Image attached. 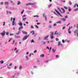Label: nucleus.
<instances>
[{
    "label": "nucleus",
    "instance_id": "obj_44",
    "mask_svg": "<svg viewBox=\"0 0 78 78\" xmlns=\"http://www.w3.org/2000/svg\"><path fill=\"white\" fill-rule=\"evenodd\" d=\"M23 12H24V10H23V11H22L21 12V14H23Z\"/></svg>",
    "mask_w": 78,
    "mask_h": 78
},
{
    "label": "nucleus",
    "instance_id": "obj_30",
    "mask_svg": "<svg viewBox=\"0 0 78 78\" xmlns=\"http://www.w3.org/2000/svg\"><path fill=\"white\" fill-rule=\"evenodd\" d=\"M78 8H76V9H75L74 10V11H78Z\"/></svg>",
    "mask_w": 78,
    "mask_h": 78
},
{
    "label": "nucleus",
    "instance_id": "obj_62",
    "mask_svg": "<svg viewBox=\"0 0 78 78\" xmlns=\"http://www.w3.org/2000/svg\"><path fill=\"white\" fill-rule=\"evenodd\" d=\"M12 17H11L10 19V21H12Z\"/></svg>",
    "mask_w": 78,
    "mask_h": 78
},
{
    "label": "nucleus",
    "instance_id": "obj_60",
    "mask_svg": "<svg viewBox=\"0 0 78 78\" xmlns=\"http://www.w3.org/2000/svg\"><path fill=\"white\" fill-rule=\"evenodd\" d=\"M34 68H37V66H34Z\"/></svg>",
    "mask_w": 78,
    "mask_h": 78
},
{
    "label": "nucleus",
    "instance_id": "obj_54",
    "mask_svg": "<svg viewBox=\"0 0 78 78\" xmlns=\"http://www.w3.org/2000/svg\"><path fill=\"white\" fill-rule=\"evenodd\" d=\"M49 27L50 28H51V25H50L49 26Z\"/></svg>",
    "mask_w": 78,
    "mask_h": 78
},
{
    "label": "nucleus",
    "instance_id": "obj_10",
    "mask_svg": "<svg viewBox=\"0 0 78 78\" xmlns=\"http://www.w3.org/2000/svg\"><path fill=\"white\" fill-rule=\"evenodd\" d=\"M23 34H27L28 33H27V32H25V31H23Z\"/></svg>",
    "mask_w": 78,
    "mask_h": 78
},
{
    "label": "nucleus",
    "instance_id": "obj_24",
    "mask_svg": "<svg viewBox=\"0 0 78 78\" xmlns=\"http://www.w3.org/2000/svg\"><path fill=\"white\" fill-rule=\"evenodd\" d=\"M31 33H32V35H33L34 34V31H32V32H31Z\"/></svg>",
    "mask_w": 78,
    "mask_h": 78
},
{
    "label": "nucleus",
    "instance_id": "obj_42",
    "mask_svg": "<svg viewBox=\"0 0 78 78\" xmlns=\"http://www.w3.org/2000/svg\"><path fill=\"white\" fill-rule=\"evenodd\" d=\"M62 42L63 43H65V41H64V40H62Z\"/></svg>",
    "mask_w": 78,
    "mask_h": 78
},
{
    "label": "nucleus",
    "instance_id": "obj_33",
    "mask_svg": "<svg viewBox=\"0 0 78 78\" xmlns=\"http://www.w3.org/2000/svg\"><path fill=\"white\" fill-rule=\"evenodd\" d=\"M26 59H27V61H28V60L29 59L28 57V56H26Z\"/></svg>",
    "mask_w": 78,
    "mask_h": 78
},
{
    "label": "nucleus",
    "instance_id": "obj_25",
    "mask_svg": "<svg viewBox=\"0 0 78 78\" xmlns=\"http://www.w3.org/2000/svg\"><path fill=\"white\" fill-rule=\"evenodd\" d=\"M57 23H61V21H58L57 22Z\"/></svg>",
    "mask_w": 78,
    "mask_h": 78
},
{
    "label": "nucleus",
    "instance_id": "obj_23",
    "mask_svg": "<svg viewBox=\"0 0 78 78\" xmlns=\"http://www.w3.org/2000/svg\"><path fill=\"white\" fill-rule=\"evenodd\" d=\"M63 8H64L65 9H68V7H66L64 6L63 7Z\"/></svg>",
    "mask_w": 78,
    "mask_h": 78
},
{
    "label": "nucleus",
    "instance_id": "obj_15",
    "mask_svg": "<svg viewBox=\"0 0 78 78\" xmlns=\"http://www.w3.org/2000/svg\"><path fill=\"white\" fill-rule=\"evenodd\" d=\"M45 55L43 54H41L40 55V57H41V58H42L43 57H44Z\"/></svg>",
    "mask_w": 78,
    "mask_h": 78
},
{
    "label": "nucleus",
    "instance_id": "obj_45",
    "mask_svg": "<svg viewBox=\"0 0 78 78\" xmlns=\"http://www.w3.org/2000/svg\"><path fill=\"white\" fill-rule=\"evenodd\" d=\"M15 42V41L14 40H13V43H12V44L13 45L14 44V42Z\"/></svg>",
    "mask_w": 78,
    "mask_h": 78
},
{
    "label": "nucleus",
    "instance_id": "obj_64",
    "mask_svg": "<svg viewBox=\"0 0 78 78\" xmlns=\"http://www.w3.org/2000/svg\"><path fill=\"white\" fill-rule=\"evenodd\" d=\"M45 43H46L45 42H43V44H45Z\"/></svg>",
    "mask_w": 78,
    "mask_h": 78
},
{
    "label": "nucleus",
    "instance_id": "obj_59",
    "mask_svg": "<svg viewBox=\"0 0 78 78\" xmlns=\"http://www.w3.org/2000/svg\"><path fill=\"white\" fill-rule=\"evenodd\" d=\"M46 48H47V49H48V50H49V47H48V46H47Z\"/></svg>",
    "mask_w": 78,
    "mask_h": 78
},
{
    "label": "nucleus",
    "instance_id": "obj_38",
    "mask_svg": "<svg viewBox=\"0 0 78 78\" xmlns=\"http://www.w3.org/2000/svg\"><path fill=\"white\" fill-rule=\"evenodd\" d=\"M17 66H15L14 68V70H16V69H17Z\"/></svg>",
    "mask_w": 78,
    "mask_h": 78
},
{
    "label": "nucleus",
    "instance_id": "obj_35",
    "mask_svg": "<svg viewBox=\"0 0 78 78\" xmlns=\"http://www.w3.org/2000/svg\"><path fill=\"white\" fill-rule=\"evenodd\" d=\"M20 1H18L17 2V5H20Z\"/></svg>",
    "mask_w": 78,
    "mask_h": 78
},
{
    "label": "nucleus",
    "instance_id": "obj_22",
    "mask_svg": "<svg viewBox=\"0 0 78 78\" xmlns=\"http://www.w3.org/2000/svg\"><path fill=\"white\" fill-rule=\"evenodd\" d=\"M16 24V23L14 21L12 22V25H14Z\"/></svg>",
    "mask_w": 78,
    "mask_h": 78
},
{
    "label": "nucleus",
    "instance_id": "obj_14",
    "mask_svg": "<svg viewBox=\"0 0 78 78\" xmlns=\"http://www.w3.org/2000/svg\"><path fill=\"white\" fill-rule=\"evenodd\" d=\"M74 33L75 34L77 33H78V30H75L74 31Z\"/></svg>",
    "mask_w": 78,
    "mask_h": 78
},
{
    "label": "nucleus",
    "instance_id": "obj_29",
    "mask_svg": "<svg viewBox=\"0 0 78 78\" xmlns=\"http://www.w3.org/2000/svg\"><path fill=\"white\" fill-rule=\"evenodd\" d=\"M26 16V15H23L22 17V18H24V17H25V16Z\"/></svg>",
    "mask_w": 78,
    "mask_h": 78
},
{
    "label": "nucleus",
    "instance_id": "obj_11",
    "mask_svg": "<svg viewBox=\"0 0 78 78\" xmlns=\"http://www.w3.org/2000/svg\"><path fill=\"white\" fill-rule=\"evenodd\" d=\"M59 34V33H58V32H57V31H56L55 32V34Z\"/></svg>",
    "mask_w": 78,
    "mask_h": 78
},
{
    "label": "nucleus",
    "instance_id": "obj_55",
    "mask_svg": "<svg viewBox=\"0 0 78 78\" xmlns=\"http://www.w3.org/2000/svg\"><path fill=\"white\" fill-rule=\"evenodd\" d=\"M56 23H55L53 25L54 27H55V26H56Z\"/></svg>",
    "mask_w": 78,
    "mask_h": 78
},
{
    "label": "nucleus",
    "instance_id": "obj_18",
    "mask_svg": "<svg viewBox=\"0 0 78 78\" xmlns=\"http://www.w3.org/2000/svg\"><path fill=\"white\" fill-rule=\"evenodd\" d=\"M9 4V2H5V5H8Z\"/></svg>",
    "mask_w": 78,
    "mask_h": 78
},
{
    "label": "nucleus",
    "instance_id": "obj_20",
    "mask_svg": "<svg viewBox=\"0 0 78 78\" xmlns=\"http://www.w3.org/2000/svg\"><path fill=\"white\" fill-rule=\"evenodd\" d=\"M23 28V27L22 26H21L19 28V30H21V29H22Z\"/></svg>",
    "mask_w": 78,
    "mask_h": 78
},
{
    "label": "nucleus",
    "instance_id": "obj_7",
    "mask_svg": "<svg viewBox=\"0 0 78 78\" xmlns=\"http://www.w3.org/2000/svg\"><path fill=\"white\" fill-rule=\"evenodd\" d=\"M61 9H62L63 11V13H64V12H65V10L64 9V8H61Z\"/></svg>",
    "mask_w": 78,
    "mask_h": 78
},
{
    "label": "nucleus",
    "instance_id": "obj_12",
    "mask_svg": "<svg viewBox=\"0 0 78 78\" xmlns=\"http://www.w3.org/2000/svg\"><path fill=\"white\" fill-rule=\"evenodd\" d=\"M69 9V11H72V9L70 7H68V9Z\"/></svg>",
    "mask_w": 78,
    "mask_h": 78
},
{
    "label": "nucleus",
    "instance_id": "obj_46",
    "mask_svg": "<svg viewBox=\"0 0 78 78\" xmlns=\"http://www.w3.org/2000/svg\"><path fill=\"white\" fill-rule=\"evenodd\" d=\"M48 61H49L48 60L45 61V62L46 63H47V62H48Z\"/></svg>",
    "mask_w": 78,
    "mask_h": 78
},
{
    "label": "nucleus",
    "instance_id": "obj_21",
    "mask_svg": "<svg viewBox=\"0 0 78 78\" xmlns=\"http://www.w3.org/2000/svg\"><path fill=\"white\" fill-rule=\"evenodd\" d=\"M70 5H72V3L71 2V1H69V3Z\"/></svg>",
    "mask_w": 78,
    "mask_h": 78
},
{
    "label": "nucleus",
    "instance_id": "obj_49",
    "mask_svg": "<svg viewBox=\"0 0 78 78\" xmlns=\"http://www.w3.org/2000/svg\"><path fill=\"white\" fill-rule=\"evenodd\" d=\"M12 65V63H10V65H9V66H11Z\"/></svg>",
    "mask_w": 78,
    "mask_h": 78
},
{
    "label": "nucleus",
    "instance_id": "obj_36",
    "mask_svg": "<svg viewBox=\"0 0 78 78\" xmlns=\"http://www.w3.org/2000/svg\"><path fill=\"white\" fill-rule=\"evenodd\" d=\"M31 43H32V42L34 43V40H32L31 41Z\"/></svg>",
    "mask_w": 78,
    "mask_h": 78
},
{
    "label": "nucleus",
    "instance_id": "obj_50",
    "mask_svg": "<svg viewBox=\"0 0 78 78\" xmlns=\"http://www.w3.org/2000/svg\"><path fill=\"white\" fill-rule=\"evenodd\" d=\"M8 68V69H11V67H9V66H7Z\"/></svg>",
    "mask_w": 78,
    "mask_h": 78
},
{
    "label": "nucleus",
    "instance_id": "obj_47",
    "mask_svg": "<svg viewBox=\"0 0 78 78\" xmlns=\"http://www.w3.org/2000/svg\"><path fill=\"white\" fill-rule=\"evenodd\" d=\"M20 32H18L17 33H16V34H17V35H18V34H20Z\"/></svg>",
    "mask_w": 78,
    "mask_h": 78
},
{
    "label": "nucleus",
    "instance_id": "obj_52",
    "mask_svg": "<svg viewBox=\"0 0 78 78\" xmlns=\"http://www.w3.org/2000/svg\"><path fill=\"white\" fill-rule=\"evenodd\" d=\"M76 4L74 5V7L75 8L76 7Z\"/></svg>",
    "mask_w": 78,
    "mask_h": 78
},
{
    "label": "nucleus",
    "instance_id": "obj_1",
    "mask_svg": "<svg viewBox=\"0 0 78 78\" xmlns=\"http://www.w3.org/2000/svg\"><path fill=\"white\" fill-rule=\"evenodd\" d=\"M29 36L30 35H28L24 36V37L23 38V41H25V40H26V39H27V38L29 37Z\"/></svg>",
    "mask_w": 78,
    "mask_h": 78
},
{
    "label": "nucleus",
    "instance_id": "obj_3",
    "mask_svg": "<svg viewBox=\"0 0 78 78\" xmlns=\"http://www.w3.org/2000/svg\"><path fill=\"white\" fill-rule=\"evenodd\" d=\"M5 33H6V32H5V31L4 30L1 33V34L2 36H5Z\"/></svg>",
    "mask_w": 78,
    "mask_h": 78
},
{
    "label": "nucleus",
    "instance_id": "obj_32",
    "mask_svg": "<svg viewBox=\"0 0 78 78\" xmlns=\"http://www.w3.org/2000/svg\"><path fill=\"white\" fill-rule=\"evenodd\" d=\"M51 5H52V4H50V5H48V8H50V7H51Z\"/></svg>",
    "mask_w": 78,
    "mask_h": 78
},
{
    "label": "nucleus",
    "instance_id": "obj_51",
    "mask_svg": "<svg viewBox=\"0 0 78 78\" xmlns=\"http://www.w3.org/2000/svg\"><path fill=\"white\" fill-rule=\"evenodd\" d=\"M37 25H40V24H41V23H37Z\"/></svg>",
    "mask_w": 78,
    "mask_h": 78
},
{
    "label": "nucleus",
    "instance_id": "obj_53",
    "mask_svg": "<svg viewBox=\"0 0 78 78\" xmlns=\"http://www.w3.org/2000/svg\"><path fill=\"white\" fill-rule=\"evenodd\" d=\"M3 26H4L5 25V22H3Z\"/></svg>",
    "mask_w": 78,
    "mask_h": 78
},
{
    "label": "nucleus",
    "instance_id": "obj_5",
    "mask_svg": "<svg viewBox=\"0 0 78 78\" xmlns=\"http://www.w3.org/2000/svg\"><path fill=\"white\" fill-rule=\"evenodd\" d=\"M15 38H20V37L19 36L15 35Z\"/></svg>",
    "mask_w": 78,
    "mask_h": 78
},
{
    "label": "nucleus",
    "instance_id": "obj_17",
    "mask_svg": "<svg viewBox=\"0 0 78 78\" xmlns=\"http://www.w3.org/2000/svg\"><path fill=\"white\" fill-rule=\"evenodd\" d=\"M52 50L53 53H55V52L56 51V50L54 49L53 48H52Z\"/></svg>",
    "mask_w": 78,
    "mask_h": 78
},
{
    "label": "nucleus",
    "instance_id": "obj_39",
    "mask_svg": "<svg viewBox=\"0 0 78 78\" xmlns=\"http://www.w3.org/2000/svg\"><path fill=\"white\" fill-rule=\"evenodd\" d=\"M30 27L31 28H34V27H33V25H31Z\"/></svg>",
    "mask_w": 78,
    "mask_h": 78
},
{
    "label": "nucleus",
    "instance_id": "obj_16",
    "mask_svg": "<svg viewBox=\"0 0 78 78\" xmlns=\"http://www.w3.org/2000/svg\"><path fill=\"white\" fill-rule=\"evenodd\" d=\"M28 5H33L34 4L31 3H28Z\"/></svg>",
    "mask_w": 78,
    "mask_h": 78
},
{
    "label": "nucleus",
    "instance_id": "obj_61",
    "mask_svg": "<svg viewBox=\"0 0 78 78\" xmlns=\"http://www.w3.org/2000/svg\"><path fill=\"white\" fill-rule=\"evenodd\" d=\"M35 27L37 28H38V26H37V25H35Z\"/></svg>",
    "mask_w": 78,
    "mask_h": 78
},
{
    "label": "nucleus",
    "instance_id": "obj_9",
    "mask_svg": "<svg viewBox=\"0 0 78 78\" xmlns=\"http://www.w3.org/2000/svg\"><path fill=\"white\" fill-rule=\"evenodd\" d=\"M60 45H62V44H61V42L60 41L58 42V45L59 46Z\"/></svg>",
    "mask_w": 78,
    "mask_h": 78
},
{
    "label": "nucleus",
    "instance_id": "obj_48",
    "mask_svg": "<svg viewBox=\"0 0 78 78\" xmlns=\"http://www.w3.org/2000/svg\"><path fill=\"white\" fill-rule=\"evenodd\" d=\"M67 17H68V16H66L65 17V19H67Z\"/></svg>",
    "mask_w": 78,
    "mask_h": 78
},
{
    "label": "nucleus",
    "instance_id": "obj_56",
    "mask_svg": "<svg viewBox=\"0 0 78 78\" xmlns=\"http://www.w3.org/2000/svg\"><path fill=\"white\" fill-rule=\"evenodd\" d=\"M15 18H13V21H12V22H14V21H15Z\"/></svg>",
    "mask_w": 78,
    "mask_h": 78
},
{
    "label": "nucleus",
    "instance_id": "obj_41",
    "mask_svg": "<svg viewBox=\"0 0 78 78\" xmlns=\"http://www.w3.org/2000/svg\"><path fill=\"white\" fill-rule=\"evenodd\" d=\"M36 52H37V50H35V51H34V53H36Z\"/></svg>",
    "mask_w": 78,
    "mask_h": 78
},
{
    "label": "nucleus",
    "instance_id": "obj_63",
    "mask_svg": "<svg viewBox=\"0 0 78 78\" xmlns=\"http://www.w3.org/2000/svg\"><path fill=\"white\" fill-rule=\"evenodd\" d=\"M10 36H13V34H10Z\"/></svg>",
    "mask_w": 78,
    "mask_h": 78
},
{
    "label": "nucleus",
    "instance_id": "obj_19",
    "mask_svg": "<svg viewBox=\"0 0 78 78\" xmlns=\"http://www.w3.org/2000/svg\"><path fill=\"white\" fill-rule=\"evenodd\" d=\"M22 69V66H20L19 67V69L20 70H21Z\"/></svg>",
    "mask_w": 78,
    "mask_h": 78
},
{
    "label": "nucleus",
    "instance_id": "obj_2",
    "mask_svg": "<svg viewBox=\"0 0 78 78\" xmlns=\"http://www.w3.org/2000/svg\"><path fill=\"white\" fill-rule=\"evenodd\" d=\"M51 34L50 35V37L51 39H53V37H54L53 36V34H54V33L53 32H51Z\"/></svg>",
    "mask_w": 78,
    "mask_h": 78
},
{
    "label": "nucleus",
    "instance_id": "obj_6",
    "mask_svg": "<svg viewBox=\"0 0 78 78\" xmlns=\"http://www.w3.org/2000/svg\"><path fill=\"white\" fill-rule=\"evenodd\" d=\"M49 37V35H48L47 36H46L45 37H44V40H46L47 38H48V37Z\"/></svg>",
    "mask_w": 78,
    "mask_h": 78
},
{
    "label": "nucleus",
    "instance_id": "obj_57",
    "mask_svg": "<svg viewBox=\"0 0 78 78\" xmlns=\"http://www.w3.org/2000/svg\"><path fill=\"white\" fill-rule=\"evenodd\" d=\"M76 28H77V29H78V24H77L76 25Z\"/></svg>",
    "mask_w": 78,
    "mask_h": 78
},
{
    "label": "nucleus",
    "instance_id": "obj_58",
    "mask_svg": "<svg viewBox=\"0 0 78 78\" xmlns=\"http://www.w3.org/2000/svg\"><path fill=\"white\" fill-rule=\"evenodd\" d=\"M0 4H1V5H3V2H1L0 3Z\"/></svg>",
    "mask_w": 78,
    "mask_h": 78
},
{
    "label": "nucleus",
    "instance_id": "obj_27",
    "mask_svg": "<svg viewBox=\"0 0 78 78\" xmlns=\"http://www.w3.org/2000/svg\"><path fill=\"white\" fill-rule=\"evenodd\" d=\"M34 17H39L38 15H35L34 16Z\"/></svg>",
    "mask_w": 78,
    "mask_h": 78
},
{
    "label": "nucleus",
    "instance_id": "obj_34",
    "mask_svg": "<svg viewBox=\"0 0 78 78\" xmlns=\"http://www.w3.org/2000/svg\"><path fill=\"white\" fill-rule=\"evenodd\" d=\"M55 56L56 58H59V55H56Z\"/></svg>",
    "mask_w": 78,
    "mask_h": 78
},
{
    "label": "nucleus",
    "instance_id": "obj_40",
    "mask_svg": "<svg viewBox=\"0 0 78 78\" xmlns=\"http://www.w3.org/2000/svg\"><path fill=\"white\" fill-rule=\"evenodd\" d=\"M54 14H55V15H57V14L56 13V12H53Z\"/></svg>",
    "mask_w": 78,
    "mask_h": 78
},
{
    "label": "nucleus",
    "instance_id": "obj_26",
    "mask_svg": "<svg viewBox=\"0 0 78 78\" xmlns=\"http://www.w3.org/2000/svg\"><path fill=\"white\" fill-rule=\"evenodd\" d=\"M27 18H23V21H25L26 19H27Z\"/></svg>",
    "mask_w": 78,
    "mask_h": 78
},
{
    "label": "nucleus",
    "instance_id": "obj_4",
    "mask_svg": "<svg viewBox=\"0 0 78 78\" xmlns=\"http://www.w3.org/2000/svg\"><path fill=\"white\" fill-rule=\"evenodd\" d=\"M55 12H57V14H58V15H59V16H61V14H60V13H59V12H58V10H55Z\"/></svg>",
    "mask_w": 78,
    "mask_h": 78
},
{
    "label": "nucleus",
    "instance_id": "obj_13",
    "mask_svg": "<svg viewBox=\"0 0 78 78\" xmlns=\"http://www.w3.org/2000/svg\"><path fill=\"white\" fill-rule=\"evenodd\" d=\"M62 21H66V19L63 18L62 19Z\"/></svg>",
    "mask_w": 78,
    "mask_h": 78
},
{
    "label": "nucleus",
    "instance_id": "obj_28",
    "mask_svg": "<svg viewBox=\"0 0 78 78\" xmlns=\"http://www.w3.org/2000/svg\"><path fill=\"white\" fill-rule=\"evenodd\" d=\"M58 9H59V11L60 12H61V13H62V14L63 13H62V11H61V10H60V9H59V8H58Z\"/></svg>",
    "mask_w": 78,
    "mask_h": 78
},
{
    "label": "nucleus",
    "instance_id": "obj_31",
    "mask_svg": "<svg viewBox=\"0 0 78 78\" xmlns=\"http://www.w3.org/2000/svg\"><path fill=\"white\" fill-rule=\"evenodd\" d=\"M0 62H1V64H3L4 63V62L3 61V60L1 61Z\"/></svg>",
    "mask_w": 78,
    "mask_h": 78
},
{
    "label": "nucleus",
    "instance_id": "obj_43",
    "mask_svg": "<svg viewBox=\"0 0 78 78\" xmlns=\"http://www.w3.org/2000/svg\"><path fill=\"white\" fill-rule=\"evenodd\" d=\"M56 41H59V39L56 38Z\"/></svg>",
    "mask_w": 78,
    "mask_h": 78
},
{
    "label": "nucleus",
    "instance_id": "obj_8",
    "mask_svg": "<svg viewBox=\"0 0 78 78\" xmlns=\"http://www.w3.org/2000/svg\"><path fill=\"white\" fill-rule=\"evenodd\" d=\"M18 25H19L20 26H22V23H21V22H19V23H18Z\"/></svg>",
    "mask_w": 78,
    "mask_h": 78
},
{
    "label": "nucleus",
    "instance_id": "obj_37",
    "mask_svg": "<svg viewBox=\"0 0 78 78\" xmlns=\"http://www.w3.org/2000/svg\"><path fill=\"white\" fill-rule=\"evenodd\" d=\"M68 33H69V34H71V33H72V32L71 31L69 30V31H68Z\"/></svg>",
    "mask_w": 78,
    "mask_h": 78
}]
</instances>
